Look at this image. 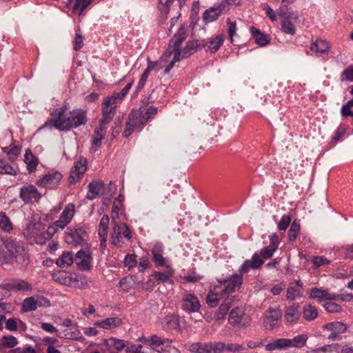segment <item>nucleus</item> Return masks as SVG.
Masks as SVG:
<instances>
[{
	"label": "nucleus",
	"instance_id": "1",
	"mask_svg": "<svg viewBox=\"0 0 353 353\" xmlns=\"http://www.w3.org/2000/svg\"><path fill=\"white\" fill-rule=\"evenodd\" d=\"M0 245V263L1 264L17 263L26 267L29 263V255L23 244L11 237H1Z\"/></svg>",
	"mask_w": 353,
	"mask_h": 353
},
{
	"label": "nucleus",
	"instance_id": "2",
	"mask_svg": "<svg viewBox=\"0 0 353 353\" xmlns=\"http://www.w3.org/2000/svg\"><path fill=\"white\" fill-rule=\"evenodd\" d=\"M66 111L65 105L54 110L51 113L52 118L49 123L61 131L70 130L72 128H77L86 123L85 112L79 110L66 114Z\"/></svg>",
	"mask_w": 353,
	"mask_h": 353
},
{
	"label": "nucleus",
	"instance_id": "3",
	"mask_svg": "<svg viewBox=\"0 0 353 353\" xmlns=\"http://www.w3.org/2000/svg\"><path fill=\"white\" fill-rule=\"evenodd\" d=\"M277 15L282 19L281 30L283 33L294 35L296 32L294 22L299 20L296 12L289 11L287 6H281L276 11Z\"/></svg>",
	"mask_w": 353,
	"mask_h": 353
},
{
	"label": "nucleus",
	"instance_id": "4",
	"mask_svg": "<svg viewBox=\"0 0 353 353\" xmlns=\"http://www.w3.org/2000/svg\"><path fill=\"white\" fill-rule=\"evenodd\" d=\"M74 214V205L68 203L62 212L59 219L47 229L48 238H51L59 228L63 229L72 220Z\"/></svg>",
	"mask_w": 353,
	"mask_h": 353
},
{
	"label": "nucleus",
	"instance_id": "5",
	"mask_svg": "<svg viewBox=\"0 0 353 353\" xmlns=\"http://www.w3.org/2000/svg\"><path fill=\"white\" fill-rule=\"evenodd\" d=\"M205 44L199 40L196 41H188L186 43V45L181 48L179 52L176 53V55H174L170 60V63L165 69V73H168L170 70L173 68L174 63L177 61H179L181 59H184L192 54L194 51H196L199 47H205Z\"/></svg>",
	"mask_w": 353,
	"mask_h": 353
},
{
	"label": "nucleus",
	"instance_id": "6",
	"mask_svg": "<svg viewBox=\"0 0 353 353\" xmlns=\"http://www.w3.org/2000/svg\"><path fill=\"white\" fill-rule=\"evenodd\" d=\"M188 34L183 27H181L178 32L174 36L170 41L168 48L162 59L165 61H170L176 53L181 49V43L187 38Z\"/></svg>",
	"mask_w": 353,
	"mask_h": 353
},
{
	"label": "nucleus",
	"instance_id": "7",
	"mask_svg": "<svg viewBox=\"0 0 353 353\" xmlns=\"http://www.w3.org/2000/svg\"><path fill=\"white\" fill-rule=\"evenodd\" d=\"M117 103L118 102L110 96L104 99L101 105L103 117L100 120L102 128H104L105 125H108L112 121L116 113V106Z\"/></svg>",
	"mask_w": 353,
	"mask_h": 353
},
{
	"label": "nucleus",
	"instance_id": "8",
	"mask_svg": "<svg viewBox=\"0 0 353 353\" xmlns=\"http://www.w3.org/2000/svg\"><path fill=\"white\" fill-rule=\"evenodd\" d=\"M50 306V300L43 296L36 295L26 298L21 304V311L29 312L34 311L37 307H48Z\"/></svg>",
	"mask_w": 353,
	"mask_h": 353
},
{
	"label": "nucleus",
	"instance_id": "9",
	"mask_svg": "<svg viewBox=\"0 0 353 353\" xmlns=\"http://www.w3.org/2000/svg\"><path fill=\"white\" fill-rule=\"evenodd\" d=\"M139 341L159 353H165L166 349L170 347L172 342L168 338H161L157 334H153L148 338L141 337Z\"/></svg>",
	"mask_w": 353,
	"mask_h": 353
},
{
	"label": "nucleus",
	"instance_id": "10",
	"mask_svg": "<svg viewBox=\"0 0 353 353\" xmlns=\"http://www.w3.org/2000/svg\"><path fill=\"white\" fill-rule=\"evenodd\" d=\"M222 295L228 296L231 293L237 290L243 283V276L241 274H234L229 280H223L219 281Z\"/></svg>",
	"mask_w": 353,
	"mask_h": 353
},
{
	"label": "nucleus",
	"instance_id": "11",
	"mask_svg": "<svg viewBox=\"0 0 353 353\" xmlns=\"http://www.w3.org/2000/svg\"><path fill=\"white\" fill-rule=\"evenodd\" d=\"M88 168L86 159L81 157L72 167L69 176L70 185L75 184L83 176Z\"/></svg>",
	"mask_w": 353,
	"mask_h": 353
},
{
	"label": "nucleus",
	"instance_id": "12",
	"mask_svg": "<svg viewBox=\"0 0 353 353\" xmlns=\"http://www.w3.org/2000/svg\"><path fill=\"white\" fill-rule=\"evenodd\" d=\"M0 288L4 290L30 292L32 285L23 279H15L0 284Z\"/></svg>",
	"mask_w": 353,
	"mask_h": 353
},
{
	"label": "nucleus",
	"instance_id": "13",
	"mask_svg": "<svg viewBox=\"0 0 353 353\" xmlns=\"http://www.w3.org/2000/svg\"><path fill=\"white\" fill-rule=\"evenodd\" d=\"M113 232L112 234V243L117 245L121 237V234L127 239H131V231L125 223H118L115 221V218L112 216Z\"/></svg>",
	"mask_w": 353,
	"mask_h": 353
},
{
	"label": "nucleus",
	"instance_id": "14",
	"mask_svg": "<svg viewBox=\"0 0 353 353\" xmlns=\"http://www.w3.org/2000/svg\"><path fill=\"white\" fill-rule=\"evenodd\" d=\"M62 179V174L57 171H52L46 174L37 181L39 186L52 188L57 185Z\"/></svg>",
	"mask_w": 353,
	"mask_h": 353
},
{
	"label": "nucleus",
	"instance_id": "15",
	"mask_svg": "<svg viewBox=\"0 0 353 353\" xmlns=\"http://www.w3.org/2000/svg\"><path fill=\"white\" fill-rule=\"evenodd\" d=\"M282 316L281 312L279 309L269 307L265 312L263 324L266 329H274L281 319Z\"/></svg>",
	"mask_w": 353,
	"mask_h": 353
},
{
	"label": "nucleus",
	"instance_id": "16",
	"mask_svg": "<svg viewBox=\"0 0 353 353\" xmlns=\"http://www.w3.org/2000/svg\"><path fill=\"white\" fill-rule=\"evenodd\" d=\"M201 307L198 298L192 294H185L181 299V308L188 312L199 311Z\"/></svg>",
	"mask_w": 353,
	"mask_h": 353
},
{
	"label": "nucleus",
	"instance_id": "17",
	"mask_svg": "<svg viewBox=\"0 0 353 353\" xmlns=\"http://www.w3.org/2000/svg\"><path fill=\"white\" fill-rule=\"evenodd\" d=\"M20 197L25 203H33L39 200L41 194L34 185H28L21 188Z\"/></svg>",
	"mask_w": 353,
	"mask_h": 353
},
{
	"label": "nucleus",
	"instance_id": "18",
	"mask_svg": "<svg viewBox=\"0 0 353 353\" xmlns=\"http://www.w3.org/2000/svg\"><path fill=\"white\" fill-rule=\"evenodd\" d=\"M290 347L296 348V345L294 339H278L265 345L267 351H274L276 350H286Z\"/></svg>",
	"mask_w": 353,
	"mask_h": 353
},
{
	"label": "nucleus",
	"instance_id": "19",
	"mask_svg": "<svg viewBox=\"0 0 353 353\" xmlns=\"http://www.w3.org/2000/svg\"><path fill=\"white\" fill-rule=\"evenodd\" d=\"M186 0H159V9L161 12V21H165L168 16L171 6L176 1V8L181 9Z\"/></svg>",
	"mask_w": 353,
	"mask_h": 353
},
{
	"label": "nucleus",
	"instance_id": "20",
	"mask_svg": "<svg viewBox=\"0 0 353 353\" xmlns=\"http://www.w3.org/2000/svg\"><path fill=\"white\" fill-rule=\"evenodd\" d=\"M129 122L133 128H141L149 120V117L143 114V112L139 110H133L128 117Z\"/></svg>",
	"mask_w": 353,
	"mask_h": 353
},
{
	"label": "nucleus",
	"instance_id": "21",
	"mask_svg": "<svg viewBox=\"0 0 353 353\" xmlns=\"http://www.w3.org/2000/svg\"><path fill=\"white\" fill-rule=\"evenodd\" d=\"M229 322L232 325H246L249 321L244 309L241 307L233 309L230 313Z\"/></svg>",
	"mask_w": 353,
	"mask_h": 353
},
{
	"label": "nucleus",
	"instance_id": "22",
	"mask_svg": "<svg viewBox=\"0 0 353 353\" xmlns=\"http://www.w3.org/2000/svg\"><path fill=\"white\" fill-rule=\"evenodd\" d=\"M263 264V261L260 256L255 253L252 259L244 261L239 269V274L243 276L244 273H247L250 269H259Z\"/></svg>",
	"mask_w": 353,
	"mask_h": 353
},
{
	"label": "nucleus",
	"instance_id": "23",
	"mask_svg": "<svg viewBox=\"0 0 353 353\" xmlns=\"http://www.w3.org/2000/svg\"><path fill=\"white\" fill-rule=\"evenodd\" d=\"M41 229H43L41 224L30 223L27 226L28 234L35 239L37 243H43L48 238L47 232L46 234L41 232Z\"/></svg>",
	"mask_w": 353,
	"mask_h": 353
},
{
	"label": "nucleus",
	"instance_id": "24",
	"mask_svg": "<svg viewBox=\"0 0 353 353\" xmlns=\"http://www.w3.org/2000/svg\"><path fill=\"white\" fill-rule=\"evenodd\" d=\"M339 295L331 294L328 291L321 290L317 288H314L311 290L310 296L311 299H316L319 301L325 300H337Z\"/></svg>",
	"mask_w": 353,
	"mask_h": 353
},
{
	"label": "nucleus",
	"instance_id": "25",
	"mask_svg": "<svg viewBox=\"0 0 353 353\" xmlns=\"http://www.w3.org/2000/svg\"><path fill=\"white\" fill-rule=\"evenodd\" d=\"M303 294V283L300 280L290 284L286 292V298L290 301L300 297Z\"/></svg>",
	"mask_w": 353,
	"mask_h": 353
},
{
	"label": "nucleus",
	"instance_id": "26",
	"mask_svg": "<svg viewBox=\"0 0 353 353\" xmlns=\"http://www.w3.org/2000/svg\"><path fill=\"white\" fill-rule=\"evenodd\" d=\"M123 324L122 319L116 316L107 318L102 321H99L94 323L95 327H101L105 330H111L118 327Z\"/></svg>",
	"mask_w": 353,
	"mask_h": 353
},
{
	"label": "nucleus",
	"instance_id": "27",
	"mask_svg": "<svg viewBox=\"0 0 353 353\" xmlns=\"http://www.w3.org/2000/svg\"><path fill=\"white\" fill-rule=\"evenodd\" d=\"M104 189V183L102 181L97 180L90 182L88 185L87 199L93 200L100 194H102Z\"/></svg>",
	"mask_w": 353,
	"mask_h": 353
},
{
	"label": "nucleus",
	"instance_id": "28",
	"mask_svg": "<svg viewBox=\"0 0 353 353\" xmlns=\"http://www.w3.org/2000/svg\"><path fill=\"white\" fill-rule=\"evenodd\" d=\"M75 261L81 270H88L90 267L91 256L90 253L79 250L76 254Z\"/></svg>",
	"mask_w": 353,
	"mask_h": 353
},
{
	"label": "nucleus",
	"instance_id": "29",
	"mask_svg": "<svg viewBox=\"0 0 353 353\" xmlns=\"http://www.w3.org/2000/svg\"><path fill=\"white\" fill-rule=\"evenodd\" d=\"M163 246L161 243H156L152 249V259L157 266H164L166 265L165 259L163 256Z\"/></svg>",
	"mask_w": 353,
	"mask_h": 353
},
{
	"label": "nucleus",
	"instance_id": "30",
	"mask_svg": "<svg viewBox=\"0 0 353 353\" xmlns=\"http://www.w3.org/2000/svg\"><path fill=\"white\" fill-rule=\"evenodd\" d=\"M301 316L299 307L295 304L288 307L285 312L284 318L288 323H294Z\"/></svg>",
	"mask_w": 353,
	"mask_h": 353
},
{
	"label": "nucleus",
	"instance_id": "31",
	"mask_svg": "<svg viewBox=\"0 0 353 353\" xmlns=\"http://www.w3.org/2000/svg\"><path fill=\"white\" fill-rule=\"evenodd\" d=\"M329 48V44L325 41L322 39H316L311 44L310 50L315 53L316 55L320 56L322 54L327 52Z\"/></svg>",
	"mask_w": 353,
	"mask_h": 353
},
{
	"label": "nucleus",
	"instance_id": "32",
	"mask_svg": "<svg viewBox=\"0 0 353 353\" xmlns=\"http://www.w3.org/2000/svg\"><path fill=\"white\" fill-rule=\"evenodd\" d=\"M92 0H69L70 6L72 12L80 15Z\"/></svg>",
	"mask_w": 353,
	"mask_h": 353
},
{
	"label": "nucleus",
	"instance_id": "33",
	"mask_svg": "<svg viewBox=\"0 0 353 353\" xmlns=\"http://www.w3.org/2000/svg\"><path fill=\"white\" fill-rule=\"evenodd\" d=\"M219 288H220L219 286H216L214 288V292L210 291L206 297V303L210 307H214L216 306L219 303V299L224 297L219 290Z\"/></svg>",
	"mask_w": 353,
	"mask_h": 353
},
{
	"label": "nucleus",
	"instance_id": "34",
	"mask_svg": "<svg viewBox=\"0 0 353 353\" xmlns=\"http://www.w3.org/2000/svg\"><path fill=\"white\" fill-rule=\"evenodd\" d=\"M58 337L72 340H78L81 337V332L78 329L77 325H74L70 330H65L62 332H57Z\"/></svg>",
	"mask_w": 353,
	"mask_h": 353
},
{
	"label": "nucleus",
	"instance_id": "35",
	"mask_svg": "<svg viewBox=\"0 0 353 353\" xmlns=\"http://www.w3.org/2000/svg\"><path fill=\"white\" fill-rule=\"evenodd\" d=\"M189 350L194 353H212L211 343H194L190 345Z\"/></svg>",
	"mask_w": 353,
	"mask_h": 353
},
{
	"label": "nucleus",
	"instance_id": "36",
	"mask_svg": "<svg viewBox=\"0 0 353 353\" xmlns=\"http://www.w3.org/2000/svg\"><path fill=\"white\" fill-rule=\"evenodd\" d=\"M24 161L27 165V169L29 172H32L36 170L38 165V159L32 154L30 150L26 151Z\"/></svg>",
	"mask_w": 353,
	"mask_h": 353
},
{
	"label": "nucleus",
	"instance_id": "37",
	"mask_svg": "<svg viewBox=\"0 0 353 353\" xmlns=\"http://www.w3.org/2000/svg\"><path fill=\"white\" fill-rule=\"evenodd\" d=\"M167 270L163 272H156L154 273L153 276L159 281L169 282L172 283V277L173 276V270L168 265H165Z\"/></svg>",
	"mask_w": 353,
	"mask_h": 353
},
{
	"label": "nucleus",
	"instance_id": "38",
	"mask_svg": "<svg viewBox=\"0 0 353 353\" xmlns=\"http://www.w3.org/2000/svg\"><path fill=\"white\" fill-rule=\"evenodd\" d=\"M73 263V254L70 252H65L60 258L57 259L56 263L60 268H68Z\"/></svg>",
	"mask_w": 353,
	"mask_h": 353
},
{
	"label": "nucleus",
	"instance_id": "39",
	"mask_svg": "<svg viewBox=\"0 0 353 353\" xmlns=\"http://www.w3.org/2000/svg\"><path fill=\"white\" fill-rule=\"evenodd\" d=\"M318 316V310L312 305H306L303 309V317L307 321L314 320Z\"/></svg>",
	"mask_w": 353,
	"mask_h": 353
},
{
	"label": "nucleus",
	"instance_id": "40",
	"mask_svg": "<svg viewBox=\"0 0 353 353\" xmlns=\"http://www.w3.org/2000/svg\"><path fill=\"white\" fill-rule=\"evenodd\" d=\"M225 40V35L220 34L212 38L208 43V48L211 52H216Z\"/></svg>",
	"mask_w": 353,
	"mask_h": 353
},
{
	"label": "nucleus",
	"instance_id": "41",
	"mask_svg": "<svg viewBox=\"0 0 353 353\" xmlns=\"http://www.w3.org/2000/svg\"><path fill=\"white\" fill-rule=\"evenodd\" d=\"M52 279L56 282L64 285H69L71 283L70 274L64 271H59L54 273L52 274Z\"/></svg>",
	"mask_w": 353,
	"mask_h": 353
},
{
	"label": "nucleus",
	"instance_id": "42",
	"mask_svg": "<svg viewBox=\"0 0 353 353\" xmlns=\"http://www.w3.org/2000/svg\"><path fill=\"white\" fill-rule=\"evenodd\" d=\"M347 328V327L345 323L339 321L328 323L323 326L324 330L339 333L345 332Z\"/></svg>",
	"mask_w": 353,
	"mask_h": 353
},
{
	"label": "nucleus",
	"instance_id": "43",
	"mask_svg": "<svg viewBox=\"0 0 353 353\" xmlns=\"http://www.w3.org/2000/svg\"><path fill=\"white\" fill-rule=\"evenodd\" d=\"M108 126V125H105L104 128H102L101 124L100 123L99 127L94 130L92 138L93 145L98 147L101 145V141L104 137Z\"/></svg>",
	"mask_w": 353,
	"mask_h": 353
},
{
	"label": "nucleus",
	"instance_id": "44",
	"mask_svg": "<svg viewBox=\"0 0 353 353\" xmlns=\"http://www.w3.org/2000/svg\"><path fill=\"white\" fill-rule=\"evenodd\" d=\"M85 232L81 229L75 230L66 236L65 241L68 243H73L74 242L75 244H79L83 240L82 235Z\"/></svg>",
	"mask_w": 353,
	"mask_h": 353
},
{
	"label": "nucleus",
	"instance_id": "45",
	"mask_svg": "<svg viewBox=\"0 0 353 353\" xmlns=\"http://www.w3.org/2000/svg\"><path fill=\"white\" fill-rule=\"evenodd\" d=\"M220 15L219 11L214 6L205 11L203 14V19L208 23L216 20Z\"/></svg>",
	"mask_w": 353,
	"mask_h": 353
},
{
	"label": "nucleus",
	"instance_id": "46",
	"mask_svg": "<svg viewBox=\"0 0 353 353\" xmlns=\"http://www.w3.org/2000/svg\"><path fill=\"white\" fill-rule=\"evenodd\" d=\"M250 31L252 33L253 36L255 38L256 42L257 44L263 46L268 43V40L267 37L261 33L259 30H257L254 27L250 28Z\"/></svg>",
	"mask_w": 353,
	"mask_h": 353
},
{
	"label": "nucleus",
	"instance_id": "47",
	"mask_svg": "<svg viewBox=\"0 0 353 353\" xmlns=\"http://www.w3.org/2000/svg\"><path fill=\"white\" fill-rule=\"evenodd\" d=\"M0 229L7 232L12 230V224L10 219L3 212H0Z\"/></svg>",
	"mask_w": 353,
	"mask_h": 353
},
{
	"label": "nucleus",
	"instance_id": "48",
	"mask_svg": "<svg viewBox=\"0 0 353 353\" xmlns=\"http://www.w3.org/2000/svg\"><path fill=\"white\" fill-rule=\"evenodd\" d=\"M164 325L168 330H176L179 327V320L175 316H167L164 319Z\"/></svg>",
	"mask_w": 353,
	"mask_h": 353
},
{
	"label": "nucleus",
	"instance_id": "49",
	"mask_svg": "<svg viewBox=\"0 0 353 353\" xmlns=\"http://www.w3.org/2000/svg\"><path fill=\"white\" fill-rule=\"evenodd\" d=\"M109 221H110L109 217L106 214L103 215L102 216V218L101 219L99 227V236H107Z\"/></svg>",
	"mask_w": 353,
	"mask_h": 353
},
{
	"label": "nucleus",
	"instance_id": "50",
	"mask_svg": "<svg viewBox=\"0 0 353 353\" xmlns=\"http://www.w3.org/2000/svg\"><path fill=\"white\" fill-rule=\"evenodd\" d=\"M340 345L338 343H332L330 345H325L317 349L312 350V352L313 353H331L335 351H337L339 348Z\"/></svg>",
	"mask_w": 353,
	"mask_h": 353
},
{
	"label": "nucleus",
	"instance_id": "51",
	"mask_svg": "<svg viewBox=\"0 0 353 353\" xmlns=\"http://www.w3.org/2000/svg\"><path fill=\"white\" fill-rule=\"evenodd\" d=\"M133 84V81H131L128 83L124 88L121 90L119 92H114L113 93L110 97H112L113 99H114L115 101H117L118 103L121 102L123 99L125 97V95L128 94V91L131 88L132 85Z\"/></svg>",
	"mask_w": 353,
	"mask_h": 353
},
{
	"label": "nucleus",
	"instance_id": "52",
	"mask_svg": "<svg viewBox=\"0 0 353 353\" xmlns=\"http://www.w3.org/2000/svg\"><path fill=\"white\" fill-rule=\"evenodd\" d=\"M300 231V224L296 221H294L292 223L288 232V238L290 241H294Z\"/></svg>",
	"mask_w": 353,
	"mask_h": 353
},
{
	"label": "nucleus",
	"instance_id": "53",
	"mask_svg": "<svg viewBox=\"0 0 353 353\" xmlns=\"http://www.w3.org/2000/svg\"><path fill=\"white\" fill-rule=\"evenodd\" d=\"M3 151L5 153H7L10 161H14L20 154L21 148L18 146H13L10 149H8V148L6 147L3 148Z\"/></svg>",
	"mask_w": 353,
	"mask_h": 353
},
{
	"label": "nucleus",
	"instance_id": "54",
	"mask_svg": "<svg viewBox=\"0 0 353 353\" xmlns=\"http://www.w3.org/2000/svg\"><path fill=\"white\" fill-rule=\"evenodd\" d=\"M341 81H353V65H349L341 73Z\"/></svg>",
	"mask_w": 353,
	"mask_h": 353
},
{
	"label": "nucleus",
	"instance_id": "55",
	"mask_svg": "<svg viewBox=\"0 0 353 353\" xmlns=\"http://www.w3.org/2000/svg\"><path fill=\"white\" fill-rule=\"evenodd\" d=\"M1 341L3 346L8 348L14 347L18 343L17 339L14 336L11 335L3 336Z\"/></svg>",
	"mask_w": 353,
	"mask_h": 353
},
{
	"label": "nucleus",
	"instance_id": "56",
	"mask_svg": "<svg viewBox=\"0 0 353 353\" xmlns=\"http://www.w3.org/2000/svg\"><path fill=\"white\" fill-rule=\"evenodd\" d=\"M0 174L16 175L17 171L11 165L0 160Z\"/></svg>",
	"mask_w": 353,
	"mask_h": 353
},
{
	"label": "nucleus",
	"instance_id": "57",
	"mask_svg": "<svg viewBox=\"0 0 353 353\" xmlns=\"http://www.w3.org/2000/svg\"><path fill=\"white\" fill-rule=\"evenodd\" d=\"M276 250V249L275 248L268 245L261 250L260 255L263 259H268L272 257Z\"/></svg>",
	"mask_w": 353,
	"mask_h": 353
},
{
	"label": "nucleus",
	"instance_id": "58",
	"mask_svg": "<svg viewBox=\"0 0 353 353\" xmlns=\"http://www.w3.org/2000/svg\"><path fill=\"white\" fill-rule=\"evenodd\" d=\"M293 339L296 345V348H301L305 345L306 342L308 339V336L307 334H303L297 335L294 336Z\"/></svg>",
	"mask_w": 353,
	"mask_h": 353
},
{
	"label": "nucleus",
	"instance_id": "59",
	"mask_svg": "<svg viewBox=\"0 0 353 353\" xmlns=\"http://www.w3.org/2000/svg\"><path fill=\"white\" fill-rule=\"evenodd\" d=\"M6 328L11 332H14L18 328V319L16 318H10L8 320L6 319L4 322Z\"/></svg>",
	"mask_w": 353,
	"mask_h": 353
},
{
	"label": "nucleus",
	"instance_id": "60",
	"mask_svg": "<svg viewBox=\"0 0 353 353\" xmlns=\"http://www.w3.org/2000/svg\"><path fill=\"white\" fill-rule=\"evenodd\" d=\"M291 221V217L289 215H283L278 223V228L280 230L285 231L289 226Z\"/></svg>",
	"mask_w": 353,
	"mask_h": 353
},
{
	"label": "nucleus",
	"instance_id": "61",
	"mask_svg": "<svg viewBox=\"0 0 353 353\" xmlns=\"http://www.w3.org/2000/svg\"><path fill=\"white\" fill-rule=\"evenodd\" d=\"M109 341L110 342V345H113V347L117 350H121L125 347V343L122 339H118L116 338H110L109 339Z\"/></svg>",
	"mask_w": 353,
	"mask_h": 353
},
{
	"label": "nucleus",
	"instance_id": "62",
	"mask_svg": "<svg viewBox=\"0 0 353 353\" xmlns=\"http://www.w3.org/2000/svg\"><path fill=\"white\" fill-rule=\"evenodd\" d=\"M137 255L135 254H128L125 256L124 260L125 266L128 267L129 269L133 268L137 264Z\"/></svg>",
	"mask_w": 353,
	"mask_h": 353
},
{
	"label": "nucleus",
	"instance_id": "63",
	"mask_svg": "<svg viewBox=\"0 0 353 353\" xmlns=\"http://www.w3.org/2000/svg\"><path fill=\"white\" fill-rule=\"evenodd\" d=\"M212 353H223L225 352V343L221 342L211 343Z\"/></svg>",
	"mask_w": 353,
	"mask_h": 353
},
{
	"label": "nucleus",
	"instance_id": "64",
	"mask_svg": "<svg viewBox=\"0 0 353 353\" xmlns=\"http://www.w3.org/2000/svg\"><path fill=\"white\" fill-rule=\"evenodd\" d=\"M83 37L81 34L77 33L73 41L74 50L76 51L79 50L83 46Z\"/></svg>",
	"mask_w": 353,
	"mask_h": 353
}]
</instances>
